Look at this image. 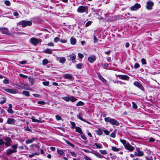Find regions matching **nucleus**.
<instances>
[{"label":"nucleus","instance_id":"1","mask_svg":"<svg viewBox=\"0 0 160 160\" xmlns=\"http://www.w3.org/2000/svg\"><path fill=\"white\" fill-rule=\"evenodd\" d=\"M12 149H8L6 151V153L7 155H10L13 153L17 152V149L18 148V145H17L14 144L12 145Z\"/></svg>","mask_w":160,"mask_h":160},{"label":"nucleus","instance_id":"2","mask_svg":"<svg viewBox=\"0 0 160 160\" xmlns=\"http://www.w3.org/2000/svg\"><path fill=\"white\" fill-rule=\"evenodd\" d=\"M104 120L106 122H109L113 125L118 126L119 124V122L117 120L110 117L105 118Z\"/></svg>","mask_w":160,"mask_h":160},{"label":"nucleus","instance_id":"3","mask_svg":"<svg viewBox=\"0 0 160 160\" xmlns=\"http://www.w3.org/2000/svg\"><path fill=\"white\" fill-rule=\"evenodd\" d=\"M29 41L32 45L36 46L38 44L42 42V40L40 39L32 38L30 39Z\"/></svg>","mask_w":160,"mask_h":160},{"label":"nucleus","instance_id":"4","mask_svg":"<svg viewBox=\"0 0 160 160\" xmlns=\"http://www.w3.org/2000/svg\"><path fill=\"white\" fill-rule=\"evenodd\" d=\"M19 24L21 25L22 27H24L27 26H30L32 24V22L30 21L23 20L21 22H20Z\"/></svg>","mask_w":160,"mask_h":160},{"label":"nucleus","instance_id":"5","mask_svg":"<svg viewBox=\"0 0 160 160\" xmlns=\"http://www.w3.org/2000/svg\"><path fill=\"white\" fill-rule=\"evenodd\" d=\"M88 10V8L87 7L83 6H79L77 9V11L79 13H83L85 12Z\"/></svg>","mask_w":160,"mask_h":160},{"label":"nucleus","instance_id":"6","mask_svg":"<svg viewBox=\"0 0 160 160\" xmlns=\"http://www.w3.org/2000/svg\"><path fill=\"white\" fill-rule=\"evenodd\" d=\"M5 91L10 93L14 94L17 93L18 92V90L15 89L7 88L5 89Z\"/></svg>","mask_w":160,"mask_h":160},{"label":"nucleus","instance_id":"7","mask_svg":"<svg viewBox=\"0 0 160 160\" xmlns=\"http://www.w3.org/2000/svg\"><path fill=\"white\" fill-rule=\"evenodd\" d=\"M140 4L136 3L134 6H132L130 8L131 10L136 11L141 8Z\"/></svg>","mask_w":160,"mask_h":160},{"label":"nucleus","instance_id":"8","mask_svg":"<svg viewBox=\"0 0 160 160\" xmlns=\"http://www.w3.org/2000/svg\"><path fill=\"white\" fill-rule=\"evenodd\" d=\"M2 32L4 34L10 35L8 28H0Z\"/></svg>","mask_w":160,"mask_h":160},{"label":"nucleus","instance_id":"9","mask_svg":"<svg viewBox=\"0 0 160 160\" xmlns=\"http://www.w3.org/2000/svg\"><path fill=\"white\" fill-rule=\"evenodd\" d=\"M5 142H4L3 143L1 144L0 145L5 144V146L7 147L11 145V140L10 138H7L5 139Z\"/></svg>","mask_w":160,"mask_h":160},{"label":"nucleus","instance_id":"10","mask_svg":"<svg viewBox=\"0 0 160 160\" xmlns=\"http://www.w3.org/2000/svg\"><path fill=\"white\" fill-rule=\"evenodd\" d=\"M125 148L130 152L132 151L134 149L133 147L131 146L129 143H128L125 147Z\"/></svg>","mask_w":160,"mask_h":160},{"label":"nucleus","instance_id":"11","mask_svg":"<svg viewBox=\"0 0 160 160\" xmlns=\"http://www.w3.org/2000/svg\"><path fill=\"white\" fill-rule=\"evenodd\" d=\"M96 59V57L94 55L91 56L88 58L89 62L91 63L93 62Z\"/></svg>","mask_w":160,"mask_h":160},{"label":"nucleus","instance_id":"12","mask_svg":"<svg viewBox=\"0 0 160 160\" xmlns=\"http://www.w3.org/2000/svg\"><path fill=\"white\" fill-rule=\"evenodd\" d=\"M31 119L32 121L34 122H38V123H43L44 122V120L40 121L35 119V117L34 116H32Z\"/></svg>","mask_w":160,"mask_h":160},{"label":"nucleus","instance_id":"13","mask_svg":"<svg viewBox=\"0 0 160 160\" xmlns=\"http://www.w3.org/2000/svg\"><path fill=\"white\" fill-rule=\"evenodd\" d=\"M15 122V120L14 119L12 118H8L7 121V123L9 124H14Z\"/></svg>","mask_w":160,"mask_h":160},{"label":"nucleus","instance_id":"14","mask_svg":"<svg viewBox=\"0 0 160 160\" xmlns=\"http://www.w3.org/2000/svg\"><path fill=\"white\" fill-rule=\"evenodd\" d=\"M119 78L122 79L126 80H128L129 78V77L126 75H120Z\"/></svg>","mask_w":160,"mask_h":160},{"label":"nucleus","instance_id":"15","mask_svg":"<svg viewBox=\"0 0 160 160\" xmlns=\"http://www.w3.org/2000/svg\"><path fill=\"white\" fill-rule=\"evenodd\" d=\"M92 153L98 158H104L103 156L101 155L100 153L98 152H92Z\"/></svg>","mask_w":160,"mask_h":160},{"label":"nucleus","instance_id":"16","mask_svg":"<svg viewBox=\"0 0 160 160\" xmlns=\"http://www.w3.org/2000/svg\"><path fill=\"white\" fill-rule=\"evenodd\" d=\"M73 77L71 74H65L64 75V78L65 79H71Z\"/></svg>","mask_w":160,"mask_h":160},{"label":"nucleus","instance_id":"17","mask_svg":"<svg viewBox=\"0 0 160 160\" xmlns=\"http://www.w3.org/2000/svg\"><path fill=\"white\" fill-rule=\"evenodd\" d=\"M134 85L136 86V87H138L139 88L141 89H142L143 88L142 86V85H141L139 82H135L134 83Z\"/></svg>","mask_w":160,"mask_h":160},{"label":"nucleus","instance_id":"18","mask_svg":"<svg viewBox=\"0 0 160 160\" xmlns=\"http://www.w3.org/2000/svg\"><path fill=\"white\" fill-rule=\"evenodd\" d=\"M95 146H96V148L100 149L102 148V146L101 144H99L97 143H94L92 145V146L93 147Z\"/></svg>","mask_w":160,"mask_h":160},{"label":"nucleus","instance_id":"19","mask_svg":"<svg viewBox=\"0 0 160 160\" xmlns=\"http://www.w3.org/2000/svg\"><path fill=\"white\" fill-rule=\"evenodd\" d=\"M76 131L80 134H82L83 132L81 129L79 127H75Z\"/></svg>","mask_w":160,"mask_h":160},{"label":"nucleus","instance_id":"20","mask_svg":"<svg viewBox=\"0 0 160 160\" xmlns=\"http://www.w3.org/2000/svg\"><path fill=\"white\" fill-rule=\"evenodd\" d=\"M35 139L34 138H32L31 139L27 140L26 141V143L27 144L32 143L35 141Z\"/></svg>","mask_w":160,"mask_h":160},{"label":"nucleus","instance_id":"21","mask_svg":"<svg viewBox=\"0 0 160 160\" xmlns=\"http://www.w3.org/2000/svg\"><path fill=\"white\" fill-rule=\"evenodd\" d=\"M71 43L72 45H75L76 44V39L71 38L70 39Z\"/></svg>","mask_w":160,"mask_h":160},{"label":"nucleus","instance_id":"22","mask_svg":"<svg viewBox=\"0 0 160 160\" xmlns=\"http://www.w3.org/2000/svg\"><path fill=\"white\" fill-rule=\"evenodd\" d=\"M66 61V59L65 58L63 57H60V58L59 59V62L62 63H64Z\"/></svg>","mask_w":160,"mask_h":160},{"label":"nucleus","instance_id":"23","mask_svg":"<svg viewBox=\"0 0 160 160\" xmlns=\"http://www.w3.org/2000/svg\"><path fill=\"white\" fill-rule=\"evenodd\" d=\"M44 52L46 53L49 54H51L52 53V50L49 48H47L45 49L44 51Z\"/></svg>","mask_w":160,"mask_h":160},{"label":"nucleus","instance_id":"24","mask_svg":"<svg viewBox=\"0 0 160 160\" xmlns=\"http://www.w3.org/2000/svg\"><path fill=\"white\" fill-rule=\"evenodd\" d=\"M40 154L39 152H35L33 153H32L31 154H29V157L30 158H32V157H34L35 155H39Z\"/></svg>","mask_w":160,"mask_h":160},{"label":"nucleus","instance_id":"25","mask_svg":"<svg viewBox=\"0 0 160 160\" xmlns=\"http://www.w3.org/2000/svg\"><path fill=\"white\" fill-rule=\"evenodd\" d=\"M22 94L27 97H29L30 96L29 92L27 91H23L22 92Z\"/></svg>","mask_w":160,"mask_h":160},{"label":"nucleus","instance_id":"26","mask_svg":"<svg viewBox=\"0 0 160 160\" xmlns=\"http://www.w3.org/2000/svg\"><path fill=\"white\" fill-rule=\"evenodd\" d=\"M138 152V156H142L143 155V152L142 151H140L139 149H137Z\"/></svg>","mask_w":160,"mask_h":160},{"label":"nucleus","instance_id":"27","mask_svg":"<svg viewBox=\"0 0 160 160\" xmlns=\"http://www.w3.org/2000/svg\"><path fill=\"white\" fill-rule=\"evenodd\" d=\"M57 152L60 155H62L64 153L63 151L62 150H60L58 149H57Z\"/></svg>","mask_w":160,"mask_h":160},{"label":"nucleus","instance_id":"28","mask_svg":"<svg viewBox=\"0 0 160 160\" xmlns=\"http://www.w3.org/2000/svg\"><path fill=\"white\" fill-rule=\"evenodd\" d=\"M120 142L123 144L124 147L126 145H127L128 142H127V141L125 140L120 139Z\"/></svg>","mask_w":160,"mask_h":160},{"label":"nucleus","instance_id":"29","mask_svg":"<svg viewBox=\"0 0 160 160\" xmlns=\"http://www.w3.org/2000/svg\"><path fill=\"white\" fill-rule=\"evenodd\" d=\"M62 99L66 102H69L70 101V97H64L62 98Z\"/></svg>","mask_w":160,"mask_h":160},{"label":"nucleus","instance_id":"30","mask_svg":"<svg viewBox=\"0 0 160 160\" xmlns=\"http://www.w3.org/2000/svg\"><path fill=\"white\" fill-rule=\"evenodd\" d=\"M65 142L67 144H68L72 147L73 148L75 147V145L73 144L72 143L68 140H65Z\"/></svg>","mask_w":160,"mask_h":160},{"label":"nucleus","instance_id":"31","mask_svg":"<svg viewBox=\"0 0 160 160\" xmlns=\"http://www.w3.org/2000/svg\"><path fill=\"white\" fill-rule=\"evenodd\" d=\"M111 148L114 151L118 152L120 150V148H117L115 147L112 146Z\"/></svg>","mask_w":160,"mask_h":160},{"label":"nucleus","instance_id":"32","mask_svg":"<svg viewBox=\"0 0 160 160\" xmlns=\"http://www.w3.org/2000/svg\"><path fill=\"white\" fill-rule=\"evenodd\" d=\"M48 61L46 59H44L42 61V64L44 65H45L46 64L48 63Z\"/></svg>","mask_w":160,"mask_h":160},{"label":"nucleus","instance_id":"33","mask_svg":"<svg viewBox=\"0 0 160 160\" xmlns=\"http://www.w3.org/2000/svg\"><path fill=\"white\" fill-rule=\"evenodd\" d=\"M70 57L72 60H74L76 58V55L74 54H72L70 55Z\"/></svg>","mask_w":160,"mask_h":160},{"label":"nucleus","instance_id":"34","mask_svg":"<svg viewBox=\"0 0 160 160\" xmlns=\"http://www.w3.org/2000/svg\"><path fill=\"white\" fill-rule=\"evenodd\" d=\"M77 100V98H74L72 96H71L70 97V101H71L72 102H74Z\"/></svg>","mask_w":160,"mask_h":160},{"label":"nucleus","instance_id":"35","mask_svg":"<svg viewBox=\"0 0 160 160\" xmlns=\"http://www.w3.org/2000/svg\"><path fill=\"white\" fill-rule=\"evenodd\" d=\"M100 79L103 82L105 83L106 82V80L101 76H99Z\"/></svg>","mask_w":160,"mask_h":160},{"label":"nucleus","instance_id":"36","mask_svg":"<svg viewBox=\"0 0 160 160\" xmlns=\"http://www.w3.org/2000/svg\"><path fill=\"white\" fill-rule=\"evenodd\" d=\"M99 152L101 154L103 155H105L108 153L107 151L106 150H100Z\"/></svg>","mask_w":160,"mask_h":160},{"label":"nucleus","instance_id":"37","mask_svg":"<svg viewBox=\"0 0 160 160\" xmlns=\"http://www.w3.org/2000/svg\"><path fill=\"white\" fill-rule=\"evenodd\" d=\"M146 8L148 10L150 9V2L148 1L147 2V5L146 6Z\"/></svg>","mask_w":160,"mask_h":160},{"label":"nucleus","instance_id":"38","mask_svg":"<svg viewBox=\"0 0 160 160\" xmlns=\"http://www.w3.org/2000/svg\"><path fill=\"white\" fill-rule=\"evenodd\" d=\"M82 63H79L77 64L76 66V68L79 69L82 68Z\"/></svg>","mask_w":160,"mask_h":160},{"label":"nucleus","instance_id":"39","mask_svg":"<svg viewBox=\"0 0 160 160\" xmlns=\"http://www.w3.org/2000/svg\"><path fill=\"white\" fill-rule=\"evenodd\" d=\"M84 103L82 101L78 102L76 104L77 106H82L84 105Z\"/></svg>","mask_w":160,"mask_h":160},{"label":"nucleus","instance_id":"40","mask_svg":"<svg viewBox=\"0 0 160 160\" xmlns=\"http://www.w3.org/2000/svg\"><path fill=\"white\" fill-rule=\"evenodd\" d=\"M70 123L71 125H72V126L71 127L72 128H75V123L74 122H70Z\"/></svg>","mask_w":160,"mask_h":160},{"label":"nucleus","instance_id":"41","mask_svg":"<svg viewBox=\"0 0 160 160\" xmlns=\"http://www.w3.org/2000/svg\"><path fill=\"white\" fill-rule=\"evenodd\" d=\"M55 118L56 120L58 121L62 119L61 117L60 116L58 115H56L55 116Z\"/></svg>","mask_w":160,"mask_h":160},{"label":"nucleus","instance_id":"42","mask_svg":"<svg viewBox=\"0 0 160 160\" xmlns=\"http://www.w3.org/2000/svg\"><path fill=\"white\" fill-rule=\"evenodd\" d=\"M102 131L106 135H109L110 132L107 130H102Z\"/></svg>","mask_w":160,"mask_h":160},{"label":"nucleus","instance_id":"43","mask_svg":"<svg viewBox=\"0 0 160 160\" xmlns=\"http://www.w3.org/2000/svg\"><path fill=\"white\" fill-rule=\"evenodd\" d=\"M97 134L99 135H101L102 134V131L101 130H98L97 131Z\"/></svg>","mask_w":160,"mask_h":160},{"label":"nucleus","instance_id":"44","mask_svg":"<svg viewBox=\"0 0 160 160\" xmlns=\"http://www.w3.org/2000/svg\"><path fill=\"white\" fill-rule=\"evenodd\" d=\"M141 62L142 64L146 65L147 64L146 60L144 58H142L141 60Z\"/></svg>","mask_w":160,"mask_h":160},{"label":"nucleus","instance_id":"45","mask_svg":"<svg viewBox=\"0 0 160 160\" xmlns=\"http://www.w3.org/2000/svg\"><path fill=\"white\" fill-rule=\"evenodd\" d=\"M80 114L79 113V115H77V116L78 118L80 119V120L83 121L84 122H86V120H85L84 119L82 118L80 115Z\"/></svg>","mask_w":160,"mask_h":160},{"label":"nucleus","instance_id":"46","mask_svg":"<svg viewBox=\"0 0 160 160\" xmlns=\"http://www.w3.org/2000/svg\"><path fill=\"white\" fill-rule=\"evenodd\" d=\"M42 84L44 86H48L49 85V82L48 81L47 82H42Z\"/></svg>","mask_w":160,"mask_h":160},{"label":"nucleus","instance_id":"47","mask_svg":"<svg viewBox=\"0 0 160 160\" xmlns=\"http://www.w3.org/2000/svg\"><path fill=\"white\" fill-rule=\"evenodd\" d=\"M6 102V99L5 98H2V100H1L0 102V103L1 104H2Z\"/></svg>","mask_w":160,"mask_h":160},{"label":"nucleus","instance_id":"48","mask_svg":"<svg viewBox=\"0 0 160 160\" xmlns=\"http://www.w3.org/2000/svg\"><path fill=\"white\" fill-rule=\"evenodd\" d=\"M8 113L12 114L13 112V110L12 108H8Z\"/></svg>","mask_w":160,"mask_h":160},{"label":"nucleus","instance_id":"49","mask_svg":"<svg viewBox=\"0 0 160 160\" xmlns=\"http://www.w3.org/2000/svg\"><path fill=\"white\" fill-rule=\"evenodd\" d=\"M132 107L133 108L137 109V105L134 102H132Z\"/></svg>","mask_w":160,"mask_h":160},{"label":"nucleus","instance_id":"50","mask_svg":"<svg viewBox=\"0 0 160 160\" xmlns=\"http://www.w3.org/2000/svg\"><path fill=\"white\" fill-rule=\"evenodd\" d=\"M70 153L71 154L72 156L75 157H76L77 154L75 152H71Z\"/></svg>","mask_w":160,"mask_h":160},{"label":"nucleus","instance_id":"51","mask_svg":"<svg viewBox=\"0 0 160 160\" xmlns=\"http://www.w3.org/2000/svg\"><path fill=\"white\" fill-rule=\"evenodd\" d=\"M37 103L39 104L44 105L46 104V102L43 101H39L37 102Z\"/></svg>","mask_w":160,"mask_h":160},{"label":"nucleus","instance_id":"52","mask_svg":"<svg viewBox=\"0 0 160 160\" xmlns=\"http://www.w3.org/2000/svg\"><path fill=\"white\" fill-rule=\"evenodd\" d=\"M19 76L23 78H28V76H27L26 75H23L22 74H19Z\"/></svg>","mask_w":160,"mask_h":160},{"label":"nucleus","instance_id":"53","mask_svg":"<svg viewBox=\"0 0 160 160\" xmlns=\"http://www.w3.org/2000/svg\"><path fill=\"white\" fill-rule=\"evenodd\" d=\"M139 66H140V65L139 64H138V63H135V64L134 65V67L135 68H137L139 67Z\"/></svg>","mask_w":160,"mask_h":160},{"label":"nucleus","instance_id":"54","mask_svg":"<svg viewBox=\"0 0 160 160\" xmlns=\"http://www.w3.org/2000/svg\"><path fill=\"white\" fill-rule=\"evenodd\" d=\"M91 24V22L90 21H88L85 24V26L87 27L90 25Z\"/></svg>","mask_w":160,"mask_h":160},{"label":"nucleus","instance_id":"55","mask_svg":"<svg viewBox=\"0 0 160 160\" xmlns=\"http://www.w3.org/2000/svg\"><path fill=\"white\" fill-rule=\"evenodd\" d=\"M60 40V38L58 37H56L54 38V41L55 42H57Z\"/></svg>","mask_w":160,"mask_h":160},{"label":"nucleus","instance_id":"56","mask_svg":"<svg viewBox=\"0 0 160 160\" xmlns=\"http://www.w3.org/2000/svg\"><path fill=\"white\" fill-rule=\"evenodd\" d=\"M84 158L85 160H92L90 158L86 156H85Z\"/></svg>","mask_w":160,"mask_h":160},{"label":"nucleus","instance_id":"57","mask_svg":"<svg viewBox=\"0 0 160 160\" xmlns=\"http://www.w3.org/2000/svg\"><path fill=\"white\" fill-rule=\"evenodd\" d=\"M81 137L83 139L86 140L87 139V138L86 137L85 135L82 134L81 135Z\"/></svg>","mask_w":160,"mask_h":160},{"label":"nucleus","instance_id":"58","mask_svg":"<svg viewBox=\"0 0 160 160\" xmlns=\"http://www.w3.org/2000/svg\"><path fill=\"white\" fill-rule=\"evenodd\" d=\"M29 79L31 84H32L34 83V81L33 79L32 78H29Z\"/></svg>","mask_w":160,"mask_h":160},{"label":"nucleus","instance_id":"59","mask_svg":"<svg viewBox=\"0 0 160 160\" xmlns=\"http://www.w3.org/2000/svg\"><path fill=\"white\" fill-rule=\"evenodd\" d=\"M98 41V40L97 39V37L96 36H94V43L97 42Z\"/></svg>","mask_w":160,"mask_h":160},{"label":"nucleus","instance_id":"60","mask_svg":"<svg viewBox=\"0 0 160 160\" xmlns=\"http://www.w3.org/2000/svg\"><path fill=\"white\" fill-rule=\"evenodd\" d=\"M3 82L5 84H8L9 83V81L8 80L5 79L3 80Z\"/></svg>","mask_w":160,"mask_h":160},{"label":"nucleus","instance_id":"61","mask_svg":"<svg viewBox=\"0 0 160 160\" xmlns=\"http://www.w3.org/2000/svg\"><path fill=\"white\" fill-rule=\"evenodd\" d=\"M4 2L5 4L7 6H9L10 5V2L8 1H5Z\"/></svg>","mask_w":160,"mask_h":160},{"label":"nucleus","instance_id":"62","mask_svg":"<svg viewBox=\"0 0 160 160\" xmlns=\"http://www.w3.org/2000/svg\"><path fill=\"white\" fill-rule=\"evenodd\" d=\"M110 136L111 137L114 138L115 137V132H112L110 135Z\"/></svg>","mask_w":160,"mask_h":160},{"label":"nucleus","instance_id":"63","mask_svg":"<svg viewBox=\"0 0 160 160\" xmlns=\"http://www.w3.org/2000/svg\"><path fill=\"white\" fill-rule=\"evenodd\" d=\"M19 62L21 64H24L26 63V61L25 60H23L22 61H20Z\"/></svg>","mask_w":160,"mask_h":160},{"label":"nucleus","instance_id":"64","mask_svg":"<svg viewBox=\"0 0 160 160\" xmlns=\"http://www.w3.org/2000/svg\"><path fill=\"white\" fill-rule=\"evenodd\" d=\"M78 56L80 58H82L83 57V55L81 53H79Z\"/></svg>","mask_w":160,"mask_h":160}]
</instances>
